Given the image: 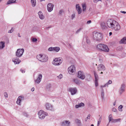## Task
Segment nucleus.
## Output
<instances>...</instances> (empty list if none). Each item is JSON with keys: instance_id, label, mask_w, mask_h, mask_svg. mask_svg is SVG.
I'll return each instance as SVG.
<instances>
[{"instance_id": "obj_24", "label": "nucleus", "mask_w": 126, "mask_h": 126, "mask_svg": "<svg viewBox=\"0 0 126 126\" xmlns=\"http://www.w3.org/2000/svg\"><path fill=\"white\" fill-rule=\"evenodd\" d=\"M70 124V122L69 121H65L63 122L62 124V126H68L69 124Z\"/></svg>"}, {"instance_id": "obj_7", "label": "nucleus", "mask_w": 126, "mask_h": 126, "mask_svg": "<svg viewBox=\"0 0 126 126\" xmlns=\"http://www.w3.org/2000/svg\"><path fill=\"white\" fill-rule=\"evenodd\" d=\"M24 52V49L23 48L18 49L16 52V55L17 57H20L22 56Z\"/></svg>"}, {"instance_id": "obj_42", "label": "nucleus", "mask_w": 126, "mask_h": 126, "mask_svg": "<svg viewBox=\"0 0 126 126\" xmlns=\"http://www.w3.org/2000/svg\"><path fill=\"white\" fill-rule=\"evenodd\" d=\"M4 96L5 97H8V94H7V93L5 92L4 93Z\"/></svg>"}, {"instance_id": "obj_15", "label": "nucleus", "mask_w": 126, "mask_h": 126, "mask_svg": "<svg viewBox=\"0 0 126 126\" xmlns=\"http://www.w3.org/2000/svg\"><path fill=\"white\" fill-rule=\"evenodd\" d=\"M85 78L84 73L82 71H79V78L81 79H84Z\"/></svg>"}, {"instance_id": "obj_64", "label": "nucleus", "mask_w": 126, "mask_h": 126, "mask_svg": "<svg viewBox=\"0 0 126 126\" xmlns=\"http://www.w3.org/2000/svg\"><path fill=\"white\" fill-rule=\"evenodd\" d=\"M91 126H94V125L93 124H92L91 125Z\"/></svg>"}, {"instance_id": "obj_32", "label": "nucleus", "mask_w": 126, "mask_h": 126, "mask_svg": "<svg viewBox=\"0 0 126 126\" xmlns=\"http://www.w3.org/2000/svg\"><path fill=\"white\" fill-rule=\"evenodd\" d=\"M5 47V43L3 42H1L0 43V48H3Z\"/></svg>"}, {"instance_id": "obj_53", "label": "nucleus", "mask_w": 126, "mask_h": 126, "mask_svg": "<svg viewBox=\"0 0 126 126\" xmlns=\"http://www.w3.org/2000/svg\"><path fill=\"white\" fill-rule=\"evenodd\" d=\"M120 12L121 13H124V14H126V12H125V11H121Z\"/></svg>"}, {"instance_id": "obj_3", "label": "nucleus", "mask_w": 126, "mask_h": 126, "mask_svg": "<svg viewBox=\"0 0 126 126\" xmlns=\"http://www.w3.org/2000/svg\"><path fill=\"white\" fill-rule=\"evenodd\" d=\"M62 59L61 58H55L52 62V63L56 65H60L62 63Z\"/></svg>"}, {"instance_id": "obj_28", "label": "nucleus", "mask_w": 126, "mask_h": 126, "mask_svg": "<svg viewBox=\"0 0 126 126\" xmlns=\"http://www.w3.org/2000/svg\"><path fill=\"white\" fill-rule=\"evenodd\" d=\"M100 25L102 29H105L106 28V27L105 25V24L104 22H102L101 23Z\"/></svg>"}, {"instance_id": "obj_55", "label": "nucleus", "mask_w": 126, "mask_h": 126, "mask_svg": "<svg viewBox=\"0 0 126 126\" xmlns=\"http://www.w3.org/2000/svg\"><path fill=\"white\" fill-rule=\"evenodd\" d=\"M63 11L62 10H61L60 11L59 14H61L63 12Z\"/></svg>"}, {"instance_id": "obj_50", "label": "nucleus", "mask_w": 126, "mask_h": 126, "mask_svg": "<svg viewBox=\"0 0 126 126\" xmlns=\"http://www.w3.org/2000/svg\"><path fill=\"white\" fill-rule=\"evenodd\" d=\"M102 119V117H101V116L99 118V121H99V122H101Z\"/></svg>"}, {"instance_id": "obj_44", "label": "nucleus", "mask_w": 126, "mask_h": 126, "mask_svg": "<svg viewBox=\"0 0 126 126\" xmlns=\"http://www.w3.org/2000/svg\"><path fill=\"white\" fill-rule=\"evenodd\" d=\"M37 41V39L35 38H33L32 39V41L33 42H35Z\"/></svg>"}, {"instance_id": "obj_1", "label": "nucleus", "mask_w": 126, "mask_h": 126, "mask_svg": "<svg viewBox=\"0 0 126 126\" xmlns=\"http://www.w3.org/2000/svg\"><path fill=\"white\" fill-rule=\"evenodd\" d=\"M93 38L94 40L96 41H100L102 38V35L100 33L94 31L93 32Z\"/></svg>"}, {"instance_id": "obj_62", "label": "nucleus", "mask_w": 126, "mask_h": 126, "mask_svg": "<svg viewBox=\"0 0 126 126\" xmlns=\"http://www.w3.org/2000/svg\"><path fill=\"white\" fill-rule=\"evenodd\" d=\"M115 102H114L113 103V105L114 106H115Z\"/></svg>"}, {"instance_id": "obj_11", "label": "nucleus", "mask_w": 126, "mask_h": 126, "mask_svg": "<svg viewBox=\"0 0 126 126\" xmlns=\"http://www.w3.org/2000/svg\"><path fill=\"white\" fill-rule=\"evenodd\" d=\"M97 68L98 71H104L106 69L105 66L102 64L98 65L97 66Z\"/></svg>"}, {"instance_id": "obj_14", "label": "nucleus", "mask_w": 126, "mask_h": 126, "mask_svg": "<svg viewBox=\"0 0 126 126\" xmlns=\"http://www.w3.org/2000/svg\"><path fill=\"white\" fill-rule=\"evenodd\" d=\"M68 91L70 92L72 95H74L77 92V90L76 88H69Z\"/></svg>"}, {"instance_id": "obj_40", "label": "nucleus", "mask_w": 126, "mask_h": 126, "mask_svg": "<svg viewBox=\"0 0 126 126\" xmlns=\"http://www.w3.org/2000/svg\"><path fill=\"white\" fill-rule=\"evenodd\" d=\"M54 47H50L48 49V50L49 51H51L52 50H54Z\"/></svg>"}, {"instance_id": "obj_60", "label": "nucleus", "mask_w": 126, "mask_h": 126, "mask_svg": "<svg viewBox=\"0 0 126 126\" xmlns=\"http://www.w3.org/2000/svg\"><path fill=\"white\" fill-rule=\"evenodd\" d=\"M101 87L102 88H103V87H105V86H104V85H103V86H101Z\"/></svg>"}, {"instance_id": "obj_34", "label": "nucleus", "mask_w": 126, "mask_h": 126, "mask_svg": "<svg viewBox=\"0 0 126 126\" xmlns=\"http://www.w3.org/2000/svg\"><path fill=\"white\" fill-rule=\"evenodd\" d=\"M60 48L59 47H54V50L56 51L57 52H58L59 51Z\"/></svg>"}, {"instance_id": "obj_38", "label": "nucleus", "mask_w": 126, "mask_h": 126, "mask_svg": "<svg viewBox=\"0 0 126 126\" xmlns=\"http://www.w3.org/2000/svg\"><path fill=\"white\" fill-rule=\"evenodd\" d=\"M86 39L87 43L88 44H90V41L89 40L88 38H87Z\"/></svg>"}, {"instance_id": "obj_51", "label": "nucleus", "mask_w": 126, "mask_h": 126, "mask_svg": "<svg viewBox=\"0 0 126 126\" xmlns=\"http://www.w3.org/2000/svg\"><path fill=\"white\" fill-rule=\"evenodd\" d=\"M109 84L108 83H106V84H105L104 85V86H105V87H106L107 86V87H108V85Z\"/></svg>"}, {"instance_id": "obj_25", "label": "nucleus", "mask_w": 126, "mask_h": 126, "mask_svg": "<svg viewBox=\"0 0 126 126\" xmlns=\"http://www.w3.org/2000/svg\"><path fill=\"white\" fill-rule=\"evenodd\" d=\"M38 14L39 15V16L40 19H43L44 18V16L43 15L42 13L40 11H39L38 13Z\"/></svg>"}, {"instance_id": "obj_21", "label": "nucleus", "mask_w": 126, "mask_h": 126, "mask_svg": "<svg viewBox=\"0 0 126 126\" xmlns=\"http://www.w3.org/2000/svg\"><path fill=\"white\" fill-rule=\"evenodd\" d=\"M82 7L83 13L86 11V5L85 3H83L81 4Z\"/></svg>"}, {"instance_id": "obj_2", "label": "nucleus", "mask_w": 126, "mask_h": 126, "mask_svg": "<svg viewBox=\"0 0 126 126\" xmlns=\"http://www.w3.org/2000/svg\"><path fill=\"white\" fill-rule=\"evenodd\" d=\"M37 58L41 62H46L47 60L48 57L46 55L40 54L36 56Z\"/></svg>"}, {"instance_id": "obj_47", "label": "nucleus", "mask_w": 126, "mask_h": 126, "mask_svg": "<svg viewBox=\"0 0 126 126\" xmlns=\"http://www.w3.org/2000/svg\"><path fill=\"white\" fill-rule=\"evenodd\" d=\"M91 20H89L87 22V23L88 24H89L91 23Z\"/></svg>"}, {"instance_id": "obj_8", "label": "nucleus", "mask_w": 126, "mask_h": 126, "mask_svg": "<svg viewBox=\"0 0 126 126\" xmlns=\"http://www.w3.org/2000/svg\"><path fill=\"white\" fill-rule=\"evenodd\" d=\"M79 72L77 73L75 75L73 79V82L77 84H79Z\"/></svg>"}, {"instance_id": "obj_54", "label": "nucleus", "mask_w": 126, "mask_h": 126, "mask_svg": "<svg viewBox=\"0 0 126 126\" xmlns=\"http://www.w3.org/2000/svg\"><path fill=\"white\" fill-rule=\"evenodd\" d=\"M75 107V108H78L79 107V104L76 105Z\"/></svg>"}, {"instance_id": "obj_63", "label": "nucleus", "mask_w": 126, "mask_h": 126, "mask_svg": "<svg viewBox=\"0 0 126 126\" xmlns=\"http://www.w3.org/2000/svg\"><path fill=\"white\" fill-rule=\"evenodd\" d=\"M102 71L100 73V74H103V72H102Z\"/></svg>"}, {"instance_id": "obj_45", "label": "nucleus", "mask_w": 126, "mask_h": 126, "mask_svg": "<svg viewBox=\"0 0 126 126\" xmlns=\"http://www.w3.org/2000/svg\"><path fill=\"white\" fill-rule=\"evenodd\" d=\"M112 83V81L111 80H109L108 82H107V83H108V84H111Z\"/></svg>"}, {"instance_id": "obj_27", "label": "nucleus", "mask_w": 126, "mask_h": 126, "mask_svg": "<svg viewBox=\"0 0 126 126\" xmlns=\"http://www.w3.org/2000/svg\"><path fill=\"white\" fill-rule=\"evenodd\" d=\"M17 0H9L6 3V5H8L10 4L16 2V1Z\"/></svg>"}, {"instance_id": "obj_13", "label": "nucleus", "mask_w": 126, "mask_h": 126, "mask_svg": "<svg viewBox=\"0 0 126 126\" xmlns=\"http://www.w3.org/2000/svg\"><path fill=\"white\" fill-rule=\"evenodd\" d=\"M102 48L101 51L108 52L109 51V49L106 45L104 44Z\"/></svg>"}, {"instance_id": "obj_10", "label": "nucleus", "mask_w": 126, "mask_h": 126, "mask_svg": "<svg viewBox=\"0 0 126 126\" xmlns=\"http://www.w3.org/2000/svg\"><path fill=\"white\" fill-rule=\"evenodd\" d=\"M125 85L124 84H122L120 88L119 91V94H121L125 91Z\"/></svg>"}, {"instance_id": "obj_56", "label": "nucleus", "mask_w": 126, "mask_h": 126, "mask_svg": "<svg viewBox=\"0 0 126 126\" xmlns=\"http://www.w3.org/2000/svg\"><path fill=\"white\" fill-rule=\"evenodd\" d=\"M34 88H32L31 89V90L32 92L33 91H34Z\"/></svg>"}, {"instance_id": "obj_48", "label": "nucleus", "mask_w": 126, "mask_h": 126, "mask_svg": "<svg viewBox=\"0 0 126 126\" xmlns=\"http://www.w3.org/2000/svg\"><path fill=\"white\" fill-rule=\"evenodd\" d=\"M20 71L22 72V73H25V71L24 70L22 69H21L20 70Z\"/></svg>"}, {"instance_id": "obj_20", "label": "nucleus", "mask_w": 126, "mask_h": 126, "mask_svg": "<svg viewBox=\"0 0 126 126\" xmlns=\"http://www.w3.org/2000/svg\"><path fill=\"white\" fill-rule=\"evenodd\" d=\"M42 76L41 74L39 75L38 77L36 80L35 81V82L37 83H39L41 81V79L42 78Z\"/></svg>"}, {"instance_id": "obj_18", "label": "nucleus", "mask_w": 126, "mask_h": 126, "mask_svg": "<svg viewBox=\"0 0 126 126\" xmlns=\"http://www.w3.org/2000/svg\"><path fill=\"white\" fill-rule=\"evenodd\" d=\"M24 97H23L19 96L18 97L17 99V100L16 101V103L19 105H20V102L23 99Z\"/></svg>"}, {"instance_id": "obj_49", "label": "nucleus", "mask_w": 126, "mask_h": 126, "mask_svg": "<svg viewBox=\"0 0 126 126\" xmlns=\"http://www.w3.org/2000/svg\"><path fill=\"white\" fill-rule=\"evenodd\" d=\"M99 1H101V0H94V2L96 3Z\"/></svg>"}, {"instance_id": "obj_46", "label": "nucleus", "mask_w": 126, "mask_h": 126, "mask_svg": "<svg viewBox=\"0 0 126 126\" xmlns=\"http://www.w3.org/2000/svg\"><path fill=\"white\" fill-rule=\"evenodd\" d=\"M117 110L115 108H113L112 109V111L114 112H116V111Z\"/></svg>"}, {"instance_id": "obj_57", "label": "nucleus", "mask_w": 126, "mask_h": 126, "mask_svg": "<svg viewBox=\"0 0 126 126\" xmlns=\"http://www.w3.org/2000/svg\"><path fill=\"white\" fill-rule=\"evenodd\" d=\"M83 26L81 27L80 28H79V31L80 30L83 29Z\"/></svg>"}, {"instance_id": "obj_29", "label": "nucleus", "mask_w": 126, "mask_h": 126, "mask_svg": "<svg viewBox=\"0 0 126 126\" xmlns=\"http://www.w3.org/2000/svg\"><path fill=\"white\" fill-rule=\"evenodd\" d=\"M101 95L102 99H103L104 98V90L103 88L101 89Z\"/></svg>"}, {"instance_id": "obj_43", "label": "nucleus", "mask_w": 126, "mask_h": 126, "mask_svg": "<svg viewBox=\"0 0 126 126\" xmlns=\"http://www.w3.org/2000/svg\"><path fill=\"white\" fill-rule=\"evenodd\" d=\"M13 28H12L11 30H9L8 32L9 33H11L13 31Z\"/></svg>"}, {"instance_id": "obj_61", "label": "nucleus", "mask_w": 126, "mask_h": 126, "mask_svg": "<svg viewBox=\"0 0 126 126\" xmlns=\"http://www.w3.org/2000/svg\"><path fill=\"white\" fill-rule=\"evenodd\" d=\"M112 34V33L111 32H110L109 33V34L110 35H111Z\"/></svg>"}, {"instance_id": "obj_26", "label": "nucleus", "mask_w": 126, "mask_h": 126, "mask_svg": "<svg viewBox=\"0 0 126 126\" xmlns=\"http://www.w3.org/2000/svg\"><path fill=\"white\" fill-rule=\"evenodd\" d=\"M121 119L120 118L118 119H113L112 120V121L111 122V123H116L120 122Z\"/></svg>"}, {"instance_id": "obj_41", "label": "nucleus", "mask_w": 126, "mask_h": 126, "mask_svg": "<svg viewBox=\"0 0 126 126\" xmlns=\"http://www.w3.org/2000/svg\"><path fill=\"white\" fill-rule=\"evenodd\" d=\"M58 77L59 79H61L63 78V75L62 74H60Z\"/></svg>"}, {"instance_id": "obj_12", "label": "nucleus", "mask_w": 126, "mask_h": 126, "mask_svg": "<svg viewBox=\"0 0 126 126\" xmlns=\"http://www.w3.org/2000/svg\"><path fill=\"white\" fill-rule=\"evenodd\" d=\"M94 73L95 77V83L96 87L98 85V76L96 72L95 71H94Z\"/></svg>"}, {"instance_id": "obj_16", "label": "nucleus", "mask_w": 126, "mask_h": 126, "mask_svg": "<svg viewBox=\"0 0 126 126\" xmlns=\"http://www.w3.org/2000/svg\"><path fill=\"white\" fill-rule=\"evenodd\" d=\"M45 106L47 110H53V106L51 104L47 103L46 104Z\"/></svg>"}, {"instance_id": "obj_36", "label": "nucleus", "mask_w": 126, "mask_h": 126, "mask_svg": "<svg viewBox=\"0 0 126 126\" xmlns=\"http://www.w3.org/2000/svg\"><path fill=\"white\" fill-rule=\"evenodd\" d=\"M84 103L82 102H81L79 104V107H84Z\"/></svg>"}, {"instance_id": "obj_23", "label": "nucleus", "mask_w": 126, "mask_h": 126, "mask_svg": "<svg viewBox=\"0 0 126 126\" xmlns=\"http://www.w3.org/2000/svg\"><path fill=\"white\" fill-rule=\"evenodd\" d=\"M119 43L121 44H126V37H124L119 42Z\"/></svg>"}, {"instance_id": "obj_31", "label": "nucleus", "mask_w": 126, "mask_h": 126, "mask_svg": "<svg viewBox=\"0 0 126 126\" xmlns=\"http://www.w3.org/2000/svg\"><path fill=\"white\" fill-rule=\"evenodd\" d=\"M112 115L111 114H110L109 116V122L108 124H109L111 121V122L112 121V120L113 119V118H112ZM109 125V124H108L107 126H108Z\"/></svg>"}, {"instance_id": "obj_17", "label": "nucleus", "mask_w": 126, "mask_h": 126, "mask_svg": "<svg viewBox=\"0 0 126 126\" xmlns=\"http://www.w3.org/2000/svg\"><path fill=\"white\" fill-rule=\"evenodd\" d=\"M53 6L51 4H49L47 5V9L48 12H50L53 10Z\"/></svg>"}, {"instance_id": "obj_39", "label": "nucleus", "mask_w": 126, "mask_h": 126, "mask_svg": "<svg viewBox=\"0 0 126 126\" xmlns=\"http://www.w3.org/2000/svg\"><path fill=\"white\" fill-rule=\"evenodd\" d=\"M82 12H83L81 8L79 6V14H80Z\"/></svg>"}, {"instance_id": "obj_4", "label": "nucleus", "mask_w": 126, "mask_h": 126, "mask_svg": "<svg viewBox=\"0 0 126 126\" xmlns=\"http://www.w3.org/2000/svg\"><path fill=\"white\" fill-rule=\"evenodd\" d=\"M38 115L39 118L41 119H42L47 115V113L42 110H41L38 113Z\"/></svg>"}, {"instance_id": "obj_58", "label": "nucleus", "mask_w": 126, "mask_h": 126, "mask_svg": "<svg viewBox=\"0 0 126 126\" xmlns=\"http://www.w3.org/2000/svg\"><path fill=\"white\" fill-rule=\"evenodd\" d=\"M100 122H99V121H98L97 123V126H99L100 124Z\"/></svg>"}, {"instance_id": "obj_37", "label": "nucleus", "mask_w": 126, "mask_h": 126, "mask_svg": "<svg viewBox=\"0 0 126 126\" xmlns=\"http://www.w3.org/2000/svg\"><path fill=\"white\" fill-rule=\"evenodd\" d=\"M76 9L77 10V11H78V13H79V4H77L76 5Z\"/></svg>"}, {"instance_id": "obj_35", "label": "nucleus", "mask_w": 126, "mask_h": 126, "mask_svg": "<svg viewBox=\"0 0 126 126\" xmlns=\"http://www.w3.org/2000/svg\"><path fill=\"white\" fill-rule=\"evenodd\" d=\"M91 115L90 114H89L88 115L87 117L85 119V121H87L88 119H89Z\"/></svg>"}, {"instance_id": "obj_22", "label": "nucleus", "mask_w": 126, "mask_h": 126, "mask_svg": "<svg viewBox=\"0 0 126 126\" xmlns=\"http://www.w3.org/2000/svg\"><path fill=\"white\" fill-rule=\"evenodd\" d=\"M104 45V44H101L97 45L96 46V48L97 49L101 51Z\"/></svg>"}, {"instance_id": "obj_33", "label": "nucleus", "mask_w": 126, "mask_h": 126, "mask_svg": "<svg viewBox=\"0 0 126 126\" xmlns=\"http://www.w3.org/2000/svg\"><path fill=\"white\" fill-rule=\"evenodd\" d=\"M123 107L122 105H120L118 107V109L120 111H122L123 110L122 109Z\"/></svg>"}, {"instance_id": "obj_52", "label": "nucleus", "mask_w": 126, "mask_h": 126, "mask_svg": "<svg viewBox=\"0 0 126 126\" xmlns=\"http://www.w3.org/2000/svg\"><path fill=\"white\" fill-rule=\"evenodd\" d=\"M75 14H73L72 15V18L73 19V18H74V16H75Z\"/></svg>"}, {"instance_id": "obj_59", "label": "nucleus", "mask_w": 126, "mask_h": 126, "mask_svg": "<svg viewBox=\"0 0 126 126\" xmlns=\"http://www.w3.org/2000/svg\"><path fill=\"white\" fill-rule=\"evenodd\" d=\"M18 36H19V37H21V36H20V34L19 33H18Z\"/></svg>"}, {"instance_id": "obj_9", "label": "nucleus", "mask_w": 126, "mask_h": 126, "mask_svg": "<svg viewBox=\"0 0 126 126\" xmlns=\"http://www.w3.org/2000/svg\"><path fill=\"white\" fill-rule=\"evenodd\" d=\"M114 20L111 19H109L107 22V25L108 27L111 29L113 24L114 21Z\"/></svg>"}, {"instance_id": "obj_5", "label": "nucleus", "mask_w": 126, "mask_h": 126, "mask_svg": "<svg viewBox=\"0 0 126 126\" xmlns=\"http://www.w3.org/2000/svg\"><path fill=\"white\" fill-rule=\"evenodd\" d=\"M111 29L117 31L120 29V26L117 22L114 21Z\"/></svg>"}, {"instance_id": "obj_6", "label": "nucleus", "mask_w": 126, "mask_h": 126, "mask_svg": "<svg viewBox=\"0 0 126 126\" xmlns=\"http://www.w3.org/2000/svg\"><path fill=\"white\" fill-rule=\"evenodd\" d=\"M68 73L70 74L73 75L76 71L75 67L74 65H72L68 69Z\"/></svg>"}, {"instance_id": "obj_19", "label": "nucleus", "mask_w": 126, "mask_h": 126, "mask_svg": "<svg viewBox=\"0 0 126 126\" xmlns=\"http://www.w3.org/2000/svg\"><path fill=\"white\" fill-rule=\"evenodd\" d=\"M13 61L16 64H18L21 62L20 60L17 58L13 59Z\"/></svg>"}, {"instance_id": "obj_30", "label": "nucleus", "mask_w": 126, "mask_h": 126, "mask_svg": "<svg viewBox=\"0 0 126 126\" xmlns=\"http://www.w3.org/2000/svg\"><path fill=\"white\" fill-rule=\"evenodd\" d=\"M31 2L33 7H34L35 6L36 4V1L35 0H31Z\"/></svg>"}]
</instances>
